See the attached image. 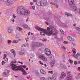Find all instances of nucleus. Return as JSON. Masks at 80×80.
Segmentation results:
<instances>
[{
  "instance_id": "1",
  "label": "nucleus",
  "mask_w": 80,
  "mask_h": 80,
  "mask_svg": "<svg viewBox=\"0 0 80 80\" xmlns=\"http://www.w3.org/2000/svg\"><path fill=\"white\" fill-rule=\"evenodd\" d=\"M35 28L36 30H38V31H41V32L40 33V34L41 35H43V36H45V34L50 36V35H52V33H53V35H56L57 34V30L56 29H55L54 28H52V30L48 32H47V30H46L40 27H38V26H36L35 27ZM43 33H44L43 34Z\"/></svg>"
},
{
  "instance_id": "2",
  "label": "nucleus",
  "mask_w": 80,
  "mask_h": 80,
  "mask_svg": "<svg viewBox=\"0 0 80 80\" xmlns=\"http://www.w3.org/2000/svg\"><path fill=\"white\" fill-rule=\"evenodd\" d=\"M17 62L15 61V62H11V65L12 66V68L13 70L14 71H18V70H21L23 72V75H26L27 74V73L25 72V70L24 69L22 68H21L20 67L17 66V65H15L14 63H16Z\"/></svg>"
},
{
  "instance_id": "3",
  "label": "nucleus",
  "mask_w": 80,
  "mask_h": 80,
  "mask_svg": "<svg viewBox=\"0 0 80 80\" xmlns=\"http://www.w3.org/2000/svg\"><path fill=\"white\" fill-rule=\"evenodd\" d=\"M17 12L19 15H28L30 14V12L28 10H26L23 7H20L18 8Z\"/></svg>"
},
{
  "instance_id": "4",
  "label": "nucleus",
  "mask_w": 80,
  "mask_h": 80,
  "mask_svg": "<svg viewBox=\"0 0 80 80\" xmlns=\"http://www.w3.org/2000/svg\"><path fill=\"white\" fill-rule=\"evenodd\" d=\"M68 2L71 7H72L73 10L77 11V8L76 6L74 5V0H68Z\"/></svg>"
},
{
  "instance_id": "5",
  "label": "nucleus",
  "mask_w": 80,
  "mask_h": 80,
  "mask_svg": "<svg viewBox=\"0 0 80 80\" xmlns=\"http://www.w3.org/2000/svg\"><path fill=\"white\" fill-rule=\"evenodd\" d=\"M42 45V44L38 42H35L32 43V48L34 49L35 47H40Z\"/></svg>"
},
{
  "instance_id": "6",
  "label": "nucleus",
  "mask_w": 80,
  "mask_h": 80,
  "mask_svg": "<svg viewBox=\"0 0 80 80\" xmlns=\"http://www.w3.org/2000/svg\"><path fill=\"white\" fill-rule=\"evenodd\" d=\"M38 58L39 59H40V60H42L44 62L47 61V58L43 55L39 56L38 57Z\"/></svg>"
},
{
  "instance_id": "7",
  "label": "nucleus",
  "mask_w": 80,
  "mask_h": 80,
  "mask_svg": "<svg viewBox=\"0 0 80 80\" xmlns=\"http://www.w3.org/2000/svg\"><path fill=\"white\" fill-rule=\"evenodd\" d=\"M45 53L46 55L49 56L51 54V51L48 48H46L45 50Z\"/></svg>"
},
{
  "instance_id": "8",
  "label": "nucleus",
  "mask_w": 80,
  "mask_h": 80,
  "mask_svg": "<svg viewBox=\"0 0 80 80\" xmlns=\"http://www.w3.org/2000/svg\"><path fill=\"white\" fill-rule=\"evenodd\" d=\"M50 58V59L51 60V62L50 63L51 65H52V66L54 65V64H55V61L54 60V57H51Z\"/></svg>"
},
{
  "instance_id": "9",
  "label": "nucleus",
  "mask_w": 80,
  "mask_h": 80,
  "mask_svg": "<svg viewBox=\"0 0 80 80\" xmlns=\"http://www.w3.org/2000/svg\"><path fill=\"white\" fill-rule=\"evenodd\" d=\"M6 3L8 6L11 5L12 4V0H6Z\"/></svg>"
},
{
  "instance_id": "10",
  "label": "nucleus",
  "mask_w": 80,
  "mask_h": 80,
  "mask_svg": "<svg viewBox=\"0 0 80 80\" xmlns=\"http://www.w3.org/2000/svg\"><path fill=\"white\" fill-rule=\"evenodd\" d=\"M61 68V69H66V68H67V67L64 65L61 64L60 65L59 68L58 67V68Z\"/></svg>"
},
{
  "instance_id": "11",
  "label": "nucleus",
  "mask_w": 80,
  "mask_h": 80,
  "mask_svg": "<svg viewBox=\"0 0 80 80\" xmlns=\"http://www.w3.org/2000/svg\"><path fill=\"white\" fill-rule=\"evenodd\" d=\"M47 0H41V3H42V6L43 7L44 6H45L46 5V3H47Z\"/></svg>"
},
{
  "instance_id": "12",
  "label": "nucleus",
  "mask_w": 80,
  "mask_h": 80,
  "mask_svg": "<svg viewBox=\"0 0 80 80\" xmlns=\"http://www.w3.org/2000/svg\"><path fill=\"white\" fill-rule=\"evenodd\" d=\"M73 56L75 58L78 59L79 57H80V54L79 52H78L76 55L74 54Z\"/></svg>"
},
{
  "instance_id": "13",
  "label": "nucleus",
  "mask_w": 80,
  "mask_h": 80,
  "mask_svg": "<svg viewBox=\"0 0 80 80\" xmlns=\"http://www.w3.org/2000/svg\"><path fill=\"white\" fill-rule=\"evenodd\" d=\"M67 38L68 40H70L71 42H74L75 41V39L74 38H72V37H70V36H68L67 37Z\"/></svg>"
},
{
  "instance_id": "14",
  "label": "nucleus",
  "mask_w": 80,
  "mask_h": 80,
  "mask_svg": "<svg viewBox=\"0 0 80 80\" xmlns=\"http://www.w3.org/2000/svg\"><path fill=\"white\" fill-rule=\"evenodd\" d=\"M65 77H66V74L64 72H62L61 74L60 78V79H63Z\"/></svg>"
},
{
  "instance_id": "15",
  "label": "nucleus",
  "mask_w": 80,
  "mask_h": 80,
  "mask_svg": "<svg viewBox=\"0 0 80 80\" xmlns=\"http://www.w3.org/2000/svg\"><path fill=\"white\" fill-rule=\"evenodd\" d=\"M57 75L56 73H55L53 74L52 76V78L53 79V80H55L56 78H57Z\"/></svg>"
},
{
  "instance_id": "16",
  "label": "nucleus",
  "mask_w": 80,
  "mask_h": 80,
  "mask_svg": "<svg viewBox=\"0 0 80 80\" xmlns=\"http://www.w3.org/2000/svg\"><path fill=\"white\" fill-rule=\"evenodd\" d=\"M11 53H12L13 55L14 56V57H15V55H16V53H15V50L14 49H12L11 50Z\"/></svg>"
},
{
  "instance_id": "17",
  "label": "nucleus",
  "mask_w": 80,
  "mask_h": 80,
  "mask_svg": "<svg viewBox=\"0 0 80 80\" xmlns=\"http://www.w3.org/2000/svg\"><path fill=\"white\" fill-rule=\"evenodd\" d=\"M22 27L24 28H28V26L27 24H24L23 25Z\"/></svg>"
},
{
  "instance_id": "18",
  "label": "nucleus",
  "mask_w": 80,
  "mask_h": 80,
  "mask_svg": "<svg viewBox=\"0 0 80 80\" xmlns=\"http://www.w3.org/2000/svg\"><path fill=\"white\" fill-rule=\"evenodd\" d=\"M65 15H67V17H72V15L70 14V13H68V12H65Z\"/></svg>"
},
{
  "instance_id": "19",
  "label": "nucleus",
  "mask_w": 80,
  "mask_h": 80,
  "mask_svg": "<svg viewBox=\"0 0 80 80\" xmlns=\"http://www.w3.org/2000/svg\"><path fill=\"white\" fill-rule=\"evenodd\" d=\"M16 28L17 30H19V31H21V30H23V28H21L18 26L16 27Z\"/></svg>"
},
{
  "instance_id": "20",
  "label": "nucleus",
  "mask_w": 80,
  "mask_h": 80,
  "mask_svg": "<svg viewBox=\"0 0 80 80\" xmlns=\"http://www.w3.org/2000/svg\"><path fill=\"white\" fill-rule=\"evenodd\" d=\"M36 4L38 6H42V1L41 2H37Z\"/></svg>"
},
{
  "instance_id": "21",
  "label": "nucleus",
  "mask_w": 80,
  "mask_h": 80,
  "mask_svg": "<svg viewBox=\"0 0 80 80\" xmlns=\"http://www.w3.org/2000/svg\"><path fill=\"white\" fill-rule=\"evenodd\" d=\"M40 71V72L42 73V74H44L45 75V74H46V72H45V71H44V70L42 69H41Z\"/></svg>"
},
{
  "instance_id": "22",
  "label": "nucleus",
  "mask_w": 80,
  "mask_h": 80,
  "mask_svg": "<svg viewBox=\"0 0 80 80\" xmlns=\"http://www.w3.org/2000/svg\"><path fill=\"white\" fill-rule=\"evenodd\" d=\"M12 31H13V29H9L8 30V32L9 33H12Z\"/></svg>"
},
{
  "instance_id": "23",
  "label": "nucleus",
  "mask_w": 80,
  "mask_h": 80,
  "mask_svg": "<svg viewBox=\"0 0 80 80\" xmlns=\"http://www.w3.org/2000/svg\"><path fill=\"white\" fill-rule=\"evenodd\" d=\"M18 43V40H13L12 43Z\"/></svg>"
},
{
  "instance_id": "24",
  "label": "nucleus",
  "mask_w": 80,
  "mask_h": 80,
  "mask_svg": "<svg viewBox=\"0 0 80 80\" xmlns=\"http://www.w3.org/2000/svg\"><path fill=\"white\" fill-rule=\"evenodd\" d=\"M20 55H23L24 54V52L23 51H21L19 52Z\"/></svg>"
},
{
  "instance_id": "25",
  "label": "nucleus",
  "mask_w": 80,
  "mask_h": 80,
  "mask_svg": "<svg viewBox=\"0 0 80 80\" xmlns=\"http://www.w3.org/2000/svg\"><path fill=\"white\" fill-rule=\"evenodd\" d=\"M40 80H45V77H41L40 78Z\"/></svg>"
},
{
  "instance_id": "26",
  "label": "nucleus",
  "mask_w": 80,
  "mask_h": 80,
  "mask_svg": "<svg viewBox=\"0 0 80 80\" xmlns=\"http://www.w3.org/2000/svg\"><path fill=\"white\" fill-rule=\"evenodd\" d=\"M8 44H10V43H12L11 40H8Z\"/></svg>"
},
{
  "instance_id": "27",
  "label": "nucleus",
  "mask_w": 80,
  "mask_h": 80,
  "mask_svg": "<svg viewBox=\"0 0 80 80\" xmlns=\"http://www.w3.org/2000/svg\"><path fill=\"white\" fill-rule=\"evenodd\" d=\"M49 73H51L52 75L53 74V72L52 71H49L48 72Z\"/></svg>"
},
{
  "instance_id": "28",
  "label": "nucleus",
  "mask_w": 80,
  "mask_h": 80,
  "mask_svg": "<svg viewBox=\"0 0 80 80\" xmlns=\"http://www.w3.org/2000/svg\"><path fill=\"white\" fill-rule=\"evenodd\" d=\"M60 32L62 34H64L65 33V32H64V31H63L62 30H61Z\"/></svg>"
},
{
  "instance_id": "29",
  "label": "nucleus",
  "mask_w": 80,
  "mask_h": 80,
  "mask_svg": "<svg viewBox=\"0 0 80 80\" xmlns=\"http://www.w3.org/2000/svg\"><path fill=\"white\" fill-rule=\"evenodd\" d=\"M74 65H77L78 64L77 61L74 62Z\"/></svg>"
},
{
  "instance_id": "30",
  "label": "nucleus",
  "mask_w": 80,
  "mask_h": 80,
  "mask_svg": "<svg viewBox=\"0 0 80 80\" xmlns=\"http://www.w3.org/2000/svg\"><path fill=\"white\" fill-rule=\"evenodd\" d=\"M17 37L18 38L20 37V34H17Z\"/></svg>"
},
{
  "instance_id": "31",
  "label": "nucleus",
  "mask_w": 80,
  "mask_h": 80,
  "mask_svg": "<svg viewBox=\"0 0 80 80\" xmlns=\"http://www.w3.org/2000/svg\"><path fill=\"white\" fill-rule=\"evenodd\" d=\"M6 57H7V55L4 54V55L3 59H5Z\"/></svg>"
},
{
  "instance_id": "32",
  "label": "nucleus",
  "mask_w": 80,
  "mask_h": 80,
  "mask_svg": "<svg viewBox=\"0 0 80 80\" xmlns=\"http://www.w3.org/2000/svg\"><path fill=\"white\" fill-rule=\"evenodd\" d=\"M62 48L64 50H66V48H65L64 46H62Z\"/></svg>"
},
{
  "instance_id": "33",
  "label": "nucleus",
  "mask_w": 80,
  "mask_h": 80,
  "mask_svg": "<svg viewBox=\"0 0 80 80\" xmlns=\"http://www.w3.org/2000/svg\"><path fill=\"white\" fill-rule=\"evenodd\" d=\"M3 42V38L0 39V43H2Z\"/></svg>"
},
{
  "instance_id": "34",
  "label": "nucleus",
  "mask_w": 80,
  "mask_h": 80,
  "mask_svg": "<svg viewBox=\"0 0 80 80\" xmlns=\"http://www.w3.org/2000/svg\"><path fill=\"white\" fill-rule=\"evenodd\" d=\"M5 63V61H2V65H4Z\"/></svg>"
},
{
  "instance_id": "35",
  "label": "nucleus",
  "mask_w": 80,
  "mask_h": 80,
  "mask_svg": "<svg viewBox=\"0 0 80 80\" xmlns=\"http://www.w3.org/2000/svg\"><path fill=\"white\" fill-rule=\"evenodd\" d=\"M69 62H70L71 63H73V62L72 60H71V59L69 60Z\"/></svg>"
},
{
  "instance_id": "36",
  "label": "nucleus",
  "mask_w": 80,
  "mask_h": 80,
  "mask_svg": "<svg viewBox=\"0 0 80 80\" xmlns=\"http://www.w3.org/2000/svg\"><path fill=\"white\" fill-rule=\"evenodd\" d=\"M31 7H32V8L33 9V10H35V6H31Z\"/></svg>"
},
{
  "instance_id": "37",
  "label": "nucleus",
  "mask_w": 80,
  "mask_h": 80,
  "mask_svg": "<svg viewBox=\"0 0 80 80\" xmlns=\"http://www.w3.org/2000/svg\"><path fill=\"white\" fill-rule=\"evenodd\" d=\"M39 63H40V64H41V65H43V63L41 61H39Z\"/></svg>"
},
{
  "instance_id": "38",
  "label": "nucleus",
  "mask_w": 80,
  "mask_h": 80,
  "mask_svg": "<svg viewBox=\"0 0 80 80\" xmlns=\"http://www.w3.org/2000/svg\"><path fill=\"white\" fill-rule=\"evenodd\" d=\"M50 4H51V5H55V3H53L52 2H51Z\"/></svg>"
},
{
  "instance_id": "39",
  "label": "nucleus",
  "mask_w": 80,
  "mask_h": 80,
  "mask_svg": "<svg viewBox=\"0 0 80 80\" xmlns=\"http://www.w3.org/2000/svg\"><path fill=\"white\" fill-rule=\"evenodd\" d=\"M22 67L23 68H26V66H25V65H22Z\"/></svg>"
},
{
  "instance_id": "40",
  "label": "nucleus",
  "mask_w": 80,
  "mask_h": 80,
  "mask_svg": "<svg viewBox=\"0 0 80 80\" xmlns=\"http://www.w3.org/2000/svg\"><path fill=\"white\" fill-rule=\"evenodd\" d=\"M63 43H65V44H67V43H68V42H67V41H64Z\"/></svg>"
},
{
  "instance_id": "41",
  "label": "nucleus",
  "mask_w": 80,
  "mask_h": 80,
  "mask_svg": "<svg viewBox=\"0 0 80 80\" xmlns=\"http://www.w3.org/2000/svg\"><path fill=\"white\" fill-rule=\"evenodd\" d=\"M21 47H26V46L25 45L23 44L21 46Z\"/></svg>"
},
{
  "instance_id": "42",
  "label": "nucleus",
  "mask_w": 80,
  "mask_h": 80,
  "mask_svg": "<svg viewBox=\"0 0 80 80\" xmlns=\"http://www.w3.org/2000/svg\"><path fill=\"white\" fill-rule=\"evenodd\" d=\"M75 78L77 80L79 79V77L78 76H76L75 77Z\"/></svg>"
},
{
  "instance_id": "43",
  "label": "nucleus",
  "mask_w": 80,
  "mask_h": 80,
  "mask_svg": "<svg viewBox=\"0 0 80 80\" xmlns=\"http://www.w3.org/2000/svg\"><path fill=\"white\" fill-rule=\"evenodd\" d=\"M72 44L73 45V46H76V44L73 42H72Z\"/></svg>"
},
{
  "instance_id": "44",
  "label": "nucleus",
  "mask_w": 80,
  "mask_h": 80,
  "mask_svg": "<svg viewBox=\"0 0 80 80\" xmlns=\"http://www.w3.org/2000/svg\"><path fill=\"white\" fill-rule=\"evenodd\" d=\"M48 80H52V78L49 77L48 78Z\"/></svg>"
},
{
  "instance_id": "45",
  "label": "nucleus",
  "mask_w": 80,
  "mask_h": 80,
  "mask_svg": "<svg viewBox=\"0 0 80 80\" xmlns=\"http://www.w3.org/2000/svg\"><path fill=\"white\" fill-rule=\"evenodd\" d=\"M47 29L48 31H49V30H50V28L49 27H48V28H47Z\"/></svg>"
},
{
  "instance_id": "46",
  "label": "nucleus",
  "mask_w": 80,
  "mask_h": 80,
  "mask_svg": "<svg viewBox=\"0 0 80 80\" xmlns=\"http://www.w3.org/2000/svg\"><path fill=\"white\" fill-rule=\"evenodd\" d=\"M75 73V74H76V75H80V73H78V74L76 73Z\"/></svg>"
},
{
  "instance_id": "47",
  "label": "nucleus",
  "mask_w": 80,
  "mask_h": 80,
  "mask_svg": "<svg viewBox=\"0 0 80 80\" xmlns=\"http://www.w3.org/2000/svg\"><path fill=\"white\" fill-rule=\"evenodd\" d=\"M13 18H16L17 17V16H15V15L14 14L13 15Z\"/></svg>"
},
{
  "instance_id": "48",
  "label": "nucleus",
  "mask_w": 80,
  "mask_h": 80,
  "mask_svg": "<svg viewBox=\"0 0 80 80\" xmlns=\"http://www.w3.org/2000/svg\"><path fill=\"white\" fill-rule=\"evenodd\" d=\"M11 21L12 22H15V20L13 19H12Z\"/></svg>"
},
{
  "instance_id": "49",
  "label": "nucleus",
  "mask_w": 80,
  "mask_h": 80,
  "mask_svg": "<svg viewBox=\"0 0 80 80\" xmlns=\"http://www.w3.org/2000/svg\"><path fill=\"white\" fill-rule=\"evenodd\" d=\"M3 74H4V75H7V73H6V72H4L3 73Z\"/></svg>"
},
{
  "instance_id": "50",
  "label": "nucleus",
  "mask_w": 80,
  "mask_h": 80,
  "mask_svg": "<svg viewBox=\"0 0 80 80\" xmlns=\"http://www.w3.org/2000/svg\"><path fill=\"white\" fill-rule=\"evenodd\" d=\"M1 38H2V35L0 34V39Z\"/></svg>"
},
{
  "instance_id": "51",
  "label": "nucleus",
  "mask_w": 80,
  "mask_h": 80,
  "mask_svg": "<svg viewBox=\"0 0 80 80\" xmlns=\"http://www.w3.org/2000/svg\"><path fill=\"white\" fill-rule=\"evenodd\" d=\"M37 2V1L36 0H33V2Z\"/></svg>"
},
{
  "instance_id": "52",
  "label": "nucleus",
  "mask_w": 80,
  "mask_h": 80,
  "mask_svg": "<svg viewBox=\"0 0 80 80\" xmlns=\"http://www.w3.org/2000/svg\"><path fill=\"white\" fill-rule=\"evenodd\" d=\"M78 71H80V67H78Z\"/></svg>"
},
{
  "instance_id": "53",
  "label": "nucleus",
  "mask_w": 80,
  "mask_h": 80,
  "mask_svg": "<svg viewBox=\"0 0 80 80\" xmlns=\"http://www.w3.org/2000/svg\"><path fill=\"white\" fill-rule=\"evenodd\" d=\"M28 36L29 35H30V32H29L28 33Z\"/></svg>"
},
{
  "instance_id": "54",
  "label": "nucleus",
  "mask_w": 80,
  "mask_h": 80,
  "mask_svg": "<svg viewBox=\"0 0 80 80\" xmlns=\"http://www.w3.org/2000/svg\"><path fill=\"white\" fill-rule=\"evenodd\" d=\"M56 8H58V6L57 4L56 5Z\"/></svg>"
},
{
  "instance_id": "55",
  "label": "nucleus",
  "mask_w": 80,
  "mask_h": 80,
  "mask_svg": "<svg viewBox=\"0 0 80 80\" xmlns=\"http://www.w3.org/2000/svg\"><path fill=\"white\" fill-rule=\"evenodd\" d=\"M73 53H74V54L76 53V52L75 51H73Z\"/></svg>"
},
{
  "instance_id": "56",
  "label": "nucleus",
  "mask_w": 80,
  "mask_h": 80,
  "mask_svg": "<svg viewBox=\"0 0 80 80\" xmlns=\"http://www.w3.org/2000/svg\"><path fill=\"white\" fill-rule=\"evenodd\" d=\"M18 41H21L22 40V39H18Z\"/></svg>"
},
{
  "instance_id": "57",
  "label": "nucleus",
  "mask_w": 80,
  "mask_h": 80,
  "mask_svg": "<svg viewBox=\"0 0 80 80\" xmlns=\"http://www.w3.org/2000/svg\"><path fill=\"white\" fill-rule=\"evenodd\" d=\"M30 5H33V2H31L30 3Z\"/></svg>"
},
{
  "instance_id": "58",
  "label": "nucleus",
  "mask_w": 80,
  "mask_h": 80,
  "mask_svg": "<svg viewBox=\"0 0 80 80\" xmlns=\"http://www.w3.org/2000/svg\"><path fill=\"white\" fill-rule=\"evenodd\" d=\"M78 64H80V61H78Z\"/></svg>"
},
{
  "instance_id": "59",
  "label": "nucleus",
  "mask_w": 80,
  "mask_h": 80,
  "mask_svg": "<svg viewBox=\"0 0 80 80\" xmlns=\"http://www.w3.org/2000/svg\"><path fill=\"white\" fill-rule=\"evenodd\" d=\"M70 73V71H68L67 72V73H68V74H69V73Z\"/></svg>"
},
{
  "instance_id": "60",
  "label": "nucleus",
  "mask_w": 80,
  "mask_h": 80,
  "mask_svg": "<svg viewBox=\"0 0 80 80\" xmlns=\"http://www.w3.org/2000/svg\"><path fill=\"white\" fill-rule=\"evenodd\" d=\"M7 72L8 73H9V72H10V70H7Z\"/></svg>"
},
{
  "instance_id": "61",
  "label": "nucleus",
  "mask_w": 80,
  "mask_h": 80,
  "mask_svg": "<svg viewBox=\"0 0 80 80\" xmlns=\"http://www.w3.org/2000/svg\"><path fill=\"white\" fill-rule=\"evenodd\" d=\"M26 45H29V44H28V43H26Z\"/></svg>"
},
{
  "instance_id": "62",
  "label": "nucleus",
  "mask_w": 80,
  "mask_h": 80,
  "mask_svg": "<svg viewBox=\"0 0 80 80\" xmlns=\"http://www.w3.org/2000/svg\"><path fill=\"white\" fill-rule=\"evenodd\" d=\"M73 27H75L76 26V24H74V25H73Z\"/></svg>"
},
{
  "instance_id": "63",
  "label": "nucleus",
  "mask_w": 80,
  "mask_h": 80,
  "mask_svg": "<svg viewBox=\"0 0 80 80\" xmlns=\"http://www.w3.org/2000/svg\"><path fill=\"white\" fill-rule=\"evenodd\" d=\"M26 70H28V68H27L26 69Z\"/></svg>"
},
{
  "instance_id": "64",
  "label": "nucleus",
  "mask_w": 80,
  "mask_h": 80,
  "mask_svg": "<svg viewBox=\"0 0 80 80\" xmlns=\"http://www.w3.org/2000/svg\"><path fill=\"white\" fill-rule=\"evenodd\" d=\"M44 66H45V67H47V64H44Z\"/></svg>"
}]
</instances>
